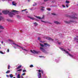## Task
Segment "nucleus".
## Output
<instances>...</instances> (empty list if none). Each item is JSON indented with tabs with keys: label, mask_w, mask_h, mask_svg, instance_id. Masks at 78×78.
<instances>
[{
	"label": "nucleus",
	"mask_w": 78,
	"mask_h": 78,
	"mask_svg": "<svg viewBox=\"0 0 78 78\" xmlns=\"http://www.w3.org/2000/svg\"><path fill=\"white\" fill-rule=\"evenodd\" d=\"M12 44H14V45L15 48H19L20 49V50H21V49H22L23 50H24V51H25V53H27L28 52V51L25 49V48H24L21 47V46H19L18 45L15 44V43H13Z\"/></svg>",
	"instance_id": "f257e3e1"
},
{
	"label": "nucleus",
	"mask_w": 78,
	"mask_h": 78,
	"mask_svg": "<svg viewBox=\"0 0 78 78\" xmlns=\"http://www.w3.org/2000/svg\"><path fill=\"white\" fill-rule=\"evenodd\" d=\"M38 72L39 73H38V76L39 78H41V73H40L41 72L43 74L44 73V71H43V70H38Z\"/></svg>",
	"instance_id": "f03ea898"
},
{
	"label": "nucleus",
	"mask_w": 78,
	"mask_h": 78,
	"mask_svg": "<svg viewBox=\"0 0 78 78\" xmlns=\"http://www.w3.org/2000/svg\"><path fill=\"white\" fill-rule=\"evenodd\" d=\"M12 12L9 13V15L11 17H12L13 16V15H14V12H17V11L14 10L12 11Z\"/></svg>",
	"instance_id": "7ed1b4c3"
},
{
	"label": "nucleus",
	"mask_w": 78,
	"mask_h": 78,
	"mask_svg": "<svg viewBox=\"0 0 78 78\" xmlns=\"http://www.w3.org/2000/svg\"><path fill=\"white\" fill-rule=\"evenodd\" d=\"M60 49L61 50H62V51H64V52H65V53H67L68 55H69V56H71V57H72L73 56V55H71L69 53V52L66 51L65 49H63V48H60Z\"/></svg>",
	"instance_id": "20e7f679"
},
{
	"label": "nucleus",
	"mask_w": 78,
	"mask_h": 78,
	"mask_svg": "<svg viewBox=\"0 0 78 78\" xmlns=\"http://www.w3.org/2000/svg\"><path fill=\"white\" fill-rule=\"evenodd\" d=\"M30 52L32 53H34V54H37L39 53V51H35V50H33V51L32 50H30Z\"/></svg>",
	"instance_id": "39448f33"
},
{
	"label": "nucleus",
	"mask_w": 78,
	"mask_h": 78,
	"mask_svg": "<svg viewBox=\"0 0 78 78\" xmlns=\"http://www.w3.org/2000/svg\"><path fill=\"white\" fill-rule=\"evenodd\" d=\"M9 10H4L2 11V12L4 14H8V13H9Z\"/></svg>",
	"instance_id": "423d86ee"
},
{
	"label": "nucleus",
	"mask_w": 78,
	"mask_h": 78,
	"mask_svg": "<svg viewBox=\"0 0 78 78\" xmlns=\"http://www.w3.org/2000/svg\"><path fill=\"white\" fill-rule=\"evenodd\" d=\"M35 16V17H36V18H37V19H42L44 17V16H43L42 18H41L39 16Z\"/></svg>",
	"instance_id": "0eeeda50"
},
{
	"label": "nucleus",
	"mask_w": 78,
	"mask_h": 78,
	"mask_svg": "<svg viewBox=\"0 0 78 78\" xmlns=\"http://www.w3.org/2000/svg\"><path fill=\"white\" fill-rule=\"evenodd\" d=\"M46 38L47 39H48V40H51V41H53V40L52 38L48 37H46Z\"/></svg>",
	"instance_id": "6e6552de"
},
{
	"label": "nucleus",
	"mask_w": 78,
	"mask_h": 78,
	"mask_svg": "<svg viewBox=\"0 0 78 78\" xmlns=\"http://www.w3.org/2000/svg\"><path fill=\"white\" fill-rule=\"evenodd\" d=\"M70 18L72 19H77V18L75 17V16H72L70 17Z\"/></svg>",
	"instance_id": "1a4fd4ad"
},
{
	"label": "nucleus",
	"mask_w": 78,
	"mask_h": 78,
	"mask_svg": "<svg viewBox=\"0 0 78 78\" xmlns=\"http://www.w3.org/2000/svg\"><path fill=\"white\" fill-rule=\"evenodd\" d=\"M40 50L43 52H45V50L42 47L40 48Z\"/></svg>",
	"instance_id": "9d476101"
},
{
	"label": "nucleus",
	"mask_w": 78,
	"mask_h": 78,
	"mask_svg": "<svg viewBox=\"0 0 78 78\" xmlns=\"http://www.w3.org/2000/svg\"><path fill=\"white\" fill-rule=\"evenodd\" d=\"M29 18H30V19H31V20H35V18L33 17H31L30 16H28Z\"/></svg>",
	"instance_id": "9b49d317"
},
{
	"label": "nucleus",
	"mask_w": 78,
	"mask_h": 78,
	"mask_svg": "<svg viewBox=\"0 0 78 78\" xmlns=\"http://www.w3.org/2000/svg\"><path fill=\"white\" fill-rule=\"evenodd\" d=\"M12 4L14 6H16V5L17 4L15 2H12Z\"/></svg>",
	"instance_id": "f8f14e48"
},
{
	"label": "nucleus",
	"mask_w": 78,
	"mask_h": 78,
	"mask_svg": "<svg viewBox=\"0 0 78 78\" xmlns=\"http://www.w3.org/2000/svg\"><path fill=\"white\" fill-rule=\"evenodd\" d=\"M8 41L9 42H13V40L11 39H9Z\"/></svg>",
	"instance_id": "ddd939ff"
},
{
	"label": "nucleus",
	"mask_w": 78,
	"mask_h": 78,
	"mask_svg": "<svg viewBox=\"0 0 78 78\" xmlns=\"http://www.w3.org/2000/svg\"><path fill=\"white\" fill-rule=\"evenodd\" d=\"M54 23L56 24H60V23L58 21H54Z\"/></svg>",
	"instance_id": "4468645a"
},
{
	"label": "nucleus",
	"mask_w": 78,
	"mask_h": 78,
	"mask_svg": "<svg viewBox=\"0 0 78 78\" xmlns=\"http://www.w3.org/2000/svg\"><path fill=\"white\" fill-rule=\"evenodd\" d=\"M22 67V66L20 65L16 69H20L21 68V67Z\"/></svg>",
	"instance_id": "2eb2a0df"
},
{
	"label": "nucleus",
	"mask_w": 78,
	"mask_h": 78,
	"mask_svg": "<svg viewBox=\"0 0 78 78\" xmlns=\"http://www.w3.org/2000/svg\"><path fill=\"white\" fill-rule=\"evenodd\" d=\"M44 45H45V46H50V45L48 44H47V43H44Z\"/></svg>",
	"instance_id": "dca6fc26"
},
{
	"label": "nucleus",
	"mask_w": 78,
	"mask_h": 78,
	"mask_svg": "<svg viewBox=\"0 0 78 78\" xmlns=\"http://www.w3.org/2000/svg\"><path fill=\"white\" fill-rule=\"evenodd\" d=\"M17 78H20V74H19L17 76Z\"/></svg>",
	"instance_id": "f3484780"
},
{
	"label": "nucleus",
	"mask_w": 78,
	"mask_h": 78,
	"mask_svg": "<svg viewBox=\"0 0 78 78\" xmlns=\"http://www.w3.org/2000/svg\"><path fill=\"white\" fill-rule=\"evenodd\" d=\"M22 69H20L18 70L17 71V72H21V71H22Z\"/></svg>",
	"instance_id": "a211bd4d"
},
{
	"label": "nucleus",
	"mask_w": 78,
	"mask_h": 78,
	"mask_svg": "<svg viewBox=\"0 0 78 78\" xmlns=\"http://www.w3.org/2000/svg\"><path fill=\"white\" fill-rule=\"evenodd\" d=\"M9 76L10 78H12V77H13V75L12 74H10Z\"/></svg>",
	"instance_id": "6ab92c4d"
},
{
	"label": "nucleus",
	"mask_w": 78,
	"mask_h": 78,
	"mask_svg": "<svg viewBox=\"0 0 78 78\" xmlns=\"http://www.w3.org/2000/svg\"><path fill=\"white\" fill-rule=\"evenodd\" d=\"M65 23H69L70 22H68V21H65Z\"/></svg>",
	"instance_id": "aec40b11"
},
{
	"label": "nucleus",
	"mask_w": 78,
	"mask_h": 78,
	"mask_svg": "<svg viewBox=\"0 0 78 78\" xmlns=\"http://www.w3.org/2000/svg\"><path fill=\"white\" fill-rule=\"evenodd\" d=\"M34 25H35V26H36L37 25V23H36V22H35V23H34Z\"/></svg>",
	"instance_id": "412c9836"
},
{
	"label": "nucleus",
	"mask_w": 78,
	"mask_h": 78,
	"mask_svg": "<svg viewBox=\"0 0 78 78\" xmlns=\"http://www.w3.org/2000/svg\"><path fill=\"white\" fill-rule=\"evenodd\" d=\"M10 72V70H8L6 72V73H9Z\"/></svg>",
	"instance_id": "4be33fe9"
},
{
	"label": "nucleus",
	"mask_w": 78,
	"mask_h": 78,
	"mask_svg": "<svg viewBox=\"0 0 78 78\" xmlns=\"http://www.w3.org/2000/svg\"><path fill=\"white\" fill-rule=\"evenodd\" d=\"M4 28H3V27L1 26H0V29H3Z\"/></svg>",
	"instance_id": "5701e85b"
},
{
	"label": "nucleus",
	"mask_w": 78,
	"mask_h": 78,
	"mask_svg": "<svg viewBox=\"0 0 78 78\" xmlns=\"http://www.w3.org/2000/svg\"><path fill=\"white\" fill-rule=\"evenodd\" d=\"M40 44L41 47H44V45H43L41 43H40Z\"/></svg>",
	"instance_id": "b1692460"
},
{
	"label": "nucleus",
	"mask_w": 78,
	"mask_h": 78,
	"mask_svg": "<svg viewBox=\"0 0 78 78\" xmlns=\"http://www.w3.org/2000/svg\"><path fill=\"white\" fill-rule=\"evenodd\" d=\"M23 72H27V70L26 69H24L23 71Z\"/></svg>",
	"instance_id": "393cba45"
},
{
	"label": "nucleus",
	"mask_w": 78,
	"mask_h": 78,
	"mask_svg": "<svg viewBox=\"0 0 78 78\" xmlns=\"http://www.w3.org/2000/svg\"><path fill=\"white\" fill-rule=\"evenodd\" d=\"M74 40H75V41H78V39L76 38V37H75L74 38Z\"/></svg>",
	"instance_id": "a878e982"
},
{
	"label": "nucleus",
	"mask_w": 78,
	"mask_h": 78,
	"mask_svg": "<svg viewBox=\"0 0 78 78\" xmlns=\"http://www.w3.org/2000/svg\"><path fill=\"white\" fill-rule=\"evenodd\" d=\"M0 53H1V54H5V53H4L2 52V51H0Z\"/></svg>",
	"instance_id": "bb28decb"
},
{
	"label": "nucleus",
	"mask_w": 78,
	"mask_h": 78,
	"mask_svg": "<svg viewBox=\"0 0 78 78\" xmlns=\"http://www.w3.org/2000/svg\"><path fill=\"white\" fill-rule=\"evenodd\" d=\"M66 3H69V1H66Z\"/></svg>",
	"instance_id": "cd10ccee"
},
{
	"label": "nucleus",
	"mask_w": 78,
	"mask_h": 78,
	"mask_svg": "<svg viewBox=\"0 0 78 78\" xmlns=\"http://www.w3.org/2000/svg\"><path fill=\"white\" fill-rule=\"evenodd\" d=\"M51 14L52 15H53L54 16H55V15H56V14L55 13H51Z\"/></svg>",
	"instance_id": "c85d7f7f"
},
{
	"label": "nucleus",
	"mask_w": 78,
	"mask_h": 78,
	"mask_svg": "<svg viewBox=\"0 0 78 78\" xmlns=\"http://www.w3.org/2000/svg\"><path fill=\"white\" fill-rule=\"evenodd\" d=\"M33 67V65H31L30 66V67Z\"/></svg>",
	"instance_id": "c756f323"
},
{
	"label": "nucleus",
	"mask_w": 78,
	"mask_h": 78,
	"mask_svg": "<svg viewBox=\"0 0 78 78\" xmlns=\"http://www.w3.org/2000/svg\"><path fill=\"white\" fill-rule=\"evenodd\" d=\"M23 76H24V75H25V73H24L22 75Z\"/></svg>",
	"instance_id": "7c9ffc66"
},
{
	"label": "nucleus",
	"mask_w": 78,
	"mask_h": 78,
	"mask_svg": "<svg viewBox=\"0 0 78 78\" xmlns=\"http://www.w3.org/2000/svg\"><path fill=\"white\" fill-rule=\"evenodd\" d=\"M26 10H27V9H25L24 10H22V12L25 11H26Z\"/></svg>",
	"instance_id": "2f4dec72"
},
{
	"label": "nucleus",
	"mask_w": 78,
	"mask_h": 78,
	"mask_svg": "<svg viewBox=\"0 0 78 78\" xmlns=\"http://www.w3.org/2000/svg\"><path fill=\"white\" fill-rule=\"evenodd\" d=\"M37 5V4L36 3H35V4H34L33 5V6H36V5Z\"/></svg>",
	"instance_id": "473e14b6"
},
{
	"label": "nucleus",
	"mask_w": 78,
	"mask_h": 78,
	"mask_svg": "<svg viewBox=\"0 0 78 78\" xmlns=\"http://www.w3.org/2000/svg\"><path fill=\"white\" fill-rule=\"evenodd\" d=\"M66 6L67 7V8H68V7H69V5H66Z\"/></svg>",
	"instance_id": "72a5a7b5"
},
{
	"label": "nucleus",
	"mask_w": 78,
	"mask_h": 78,
	"mask_svg": "<svg viewBox=\"0 0 78 78\" xmlns=\"http://www.w3.org/2000/svg\"><path fill=\"white\" fill-rule=\"evenodd\" d=\"M47 10H48V11H50L51 10L50 9H47Z\"/></svg>",
	"instance_id": "f704fd0d"
},
{
	"label": "nucleus",
	"mask_w": 78,
	"mask_h": 78,
	"mask_svg": "<svg viewBox=\"0 0 78 78\" xmlns=\"http://www.w3.org/2000/svg\"><path fill=\"white\" fill-rule=\"evenodd\" d=\"M10 67V66H9V65L8 66V69H9Z\"/></svg>",
	"instance_id": "c9c22d12"
},
{
	"label": "nucleus",
	"mask_w": 78,
	"mask_h": 78,
	"mask_svg": "<svg viewBox=\"0 0 78 78\" xmlns=\"http://www.w3.org/2000/svg\"><path fill=\"white\" fill-rule=\"evenodd\" d=\"M62 6L63 7V8H66V6L64 5H62Z\"/></svg>",
	"instance_id": "e433bc0d"
},
{
	"label": "nucleus",
	"mask_w": 78,
	"mask_h": 78,
	"mask_svg": "<svg viewBox=\"0 0 78 78\" xmlns=\"http://www.w3.org/2000/svg\"><path fill=\"white\" fill-rule=\"evenodd\" d=\"M7 52H9V49H8Z\"/></svg>",
	"instance_id": "4c0bfd02"
},
{
	"label": "nucleus",
	"mask_w": 78,
	"mask_h": 78,
	"mask_svg": "<svg viewBox=\"0 0 78 78\" xmlns=\"http://www.w3.org/2000/svg\"><path fill=\"white\" fill-rule=\"evenodd\" d=\"M48 0H44V2H47V1H48Z\"/></svg>",
	"instance_id": "58836bf2"
},
{
	"label": "nucleus",
	"mask_w": 78,
	"mask_h": 78,
	"mask_svg": "<svg viewBox=\"0 0 78 78\" xmlns=\"http://www.w3.org/2000/svg\"><path fill=\"white\" fill-rule=\"evenodd\" d=\"M38 40H40V39H41V38L40 37H38Z\"/></svg>",
	"instance_id": "ea45409f"
},
{
	"label": "nucleus",
	"mask_w": 78,
	"mask_h": 78,
	"mask_svg": "<svg viewBox=\"0 0 78 78\" xmlns=\"http://www.w3.org/2000/svg\"><path fill=\"white\" fill-rule=\"evenodd\" d=\"M55 41H56V42H57L58 43V40H55Z\"/></svg>",
	"instance_id": "a19ab883"
},
{
	"label": "nucleus",
	"mask_w": 78,
	"mask_h": 78,
	"mask_svg": "<svg viewBox=\"0 0 78 78\" xmlns=\"http://www.w3.org/2000/svg\"><path fill=\"white\" fill-rule=\"evenodd\" d=\"M7 77H9V76H8V75H6Z\"/></svg>",
	"instance_id": "79ce46f5"
},
{
	"label": "nucleus",
	"mask_w": 78,
	"mask_h": 78,
	"mask_svg": "<svg viewBox=\"0 0 78 78\" xmlns=\"http://www.w3.org/2000/svg\"><path fill=\"white\" fill-rule=\"evenodd\" d=\"M1 43L3 44V41H1Z\"/></svg>",
	"instance_id": "37998d69"
},
{
	"label": "nucleus",
	"mask_w": 78,
	"mask_h": 78,
	"mask_svg": "<svg viewBox=\"0 0 78 78\" xmlns=\"http://www.w3.org/2000/svg\"><path fill=\"white\" fill-rule=\"evenodd\" d=\"M70 22H73V21H70Z\"/></svg>",
	"instance_id": "c03bdc74"
},
{
	"label": "nucleus",
	"mask_w": 78,
	"mask_h": 78,
	"mask_svg": "<svg viewBox=\"0 0 78 78\" xmlns=\"http://www.w3.org/2000/svg\"><path fill=\"white\" fill-rule=\"evenodd\" d=\"M41 11H43V10H44V9H41Z\"/></svg>",
	"instance_id": "a18cd8bd"
},
{
	"label": "nucleus",
	"mask_w": 78,
	"mask_h": 78,
	"mask_svg": "<svg viewBox=\"0 0 78 78\" xmlns=\"http://www.w3.org/2000/svg\"><path fill=\"white\" fill-rule=\"evenodd\" d=\"M58 44H59V45H60V44H61V43H58Z\"/></svg>",
	"instance_id": "49530a36"
},
{
	"label": "nucleus",
	"mask_w": 78,
	"mask_h": 78,
	"mask_svg": "<svg viewBox=\"0 0 78 78\" xmlns=\"http://www.w3.org/2000/svg\"><path fill=\"white\" fill-rule=\"evenodd\" d=\"M2 0V1H5V0ZM9 0L11 1V0Z\"/></svg>",
	"instance_id": "de8ad7c7"
},
{
	"label": "nucleus",
	"mask_w": 78,
	"mask_h": 78,
	"mask_svg": "<svg viewBox=\"0 0 78 78\" xmlns=\"http://www.w3.org/2000/svg\"><path fill=\"white\" fill-rule=\"evenodd\" d=\"M41 22H44V21H42V20H41Z\"/></svg>",
	"instance_id": "09e8293b"
},
{
	"label": "nucleus",
	"mask_w": 78,
	"mask_h": 78,
	"mask_svg": "<svg viewBox=\"0 0 78 78\" xmlns=\"http://www.w3.org/2000/svg\"><path fill=\"white\" fill-rule=\"evenodd\" d=\"M28 2H30V0H28Z\"/></svg>",
	"instance_id": "8fccbe9b"
},
{
	"label": "nucleus",
	"mask_w": 78,
	"mask_h": 78,
	"mask_svg": "<svg viewBox=\"0 0 78 78\" xmlns=\"http://www.w3.org/2000/svg\"><path fill=\"white\" fill-rule=\"evenodd\" d=\"M21 78H23V76H21Z\"/></svg>",
	"instance_id": "3c124183"
},
{
	"label": "nucleus",
	"mask_w": 78,
	"mask_h": 78,
	"mask_svg": "<svg viewBox=\"0 0 78 78\" xmlns=\"http://www.w3.org/2000/svg\"><path fill=\"white\" fill-rule=\"evenodd\" d=\"M1 32H2V31H1V30H0V33H1Z\"/></svg>",
	"instance_id": "603ef678"
},
{
	"label": "nucleus",
	"mask_w": 78,
	"mask_h": 78,
	"mask_svg": "<svg viewBox=\"0 0 78 78\" xmlns=\"http://www.w3.org/2000/svg\"><path fill=\"white\" fill-rule=\"evenodd\" d=\"M16 75H17V73H16Z\"/></svg>",
	"instance_id": "864d4df0"
},
{
	"label": "nucleus",
	"mask_w": 78,
	"mask_h": 78,
	"mask_svg": "<svg viewBox=\"0 0 78 78\" xmlns=\"http://www.w3.org/2000/svg\"><path fill=\"white\" fill-rule=\"evenodd\" d=\"M2 14V13H0V15H1Z\"/></svg>",
	"instance_id": "5fc2aeb1"
},
{
	"label": "nucleus",
	"mask_w": 78,
	"mask_h": 78,
	"mask_svg": "<svg viewBox=\"0 0 78 78\" xmlns=\"http://www.w3.org/2000/svg\"><path fill=\"white\" fill-rule=\"evenodd\" d=\"M39 57H42V56H39Z\"/></svg>",
	"instance_id": "6e6d98bb"
},
{
	"label": "nucleus",
	"mask_w": 78,
	"mask_h": 78,
	"mask_svg": "<svg viewBox=\"0 0 78 78\" xmlns=\"http://www.w3.org/2000/svg\"><path fill=\"white\" fill-rule=\"evenodd\" d=\"M42 8H44V7H42Z\"/></svg>",
	"instance_id": "4d7b16f0"
},
{
	"label": "nucleus",
	"mask_w": 78,
	"mask_h": 78,
	"mask_svg": "<svg viewBox=\"0 0 78 78\" xmlns=\"http://www.w3.org/2000/svg\"><path fill=\"white\" fill-rule=\"evenodd\" d=\"M13 78H16V77H13Z\"/></svg>",
	"instance_id": "13d9d810"
},
{
	"label": "nucleus",
	"mask_w": 78,
	"mask_h": 78,
	"mask_svg": "<svg viewBox=\"0 0 78 78\" xmlns=\"http://www.w3.org/2000/svg\"><path fill=\"white\" fill-rule=\"evenodd\" d=\"M78 38V36H76Z\"/></svg>",
	"instance_id": "bf43d9fd"
},
{
	"label": "nucleus",
	"mask_w": 78,
	"mask_h": 78,
	"mask_svg": "<svg viewBox=\"0 0 78 78\" xmlns=\"http://www.w3.org/2000/svg\"><path fill=\"white\" fill-rule=\"evenodd\" d=\"M0 20H1V19H0Z\"/></svg>",
	"instance_id": "052dcab7"
},
{
	"label": "nucleus",
	"mask_w": 78,
	"mask_h": 78,
	"mask_svg": "<svg viewBox=\"0 0 78 78\" xmlns=\"http://www.w3.org/2000/svg\"><path fill=\"white\" fill-rule=\"evenodd\" d=\"M0 48H1V47H0Z\"/></svg>",
	"instance_id": "680f3d73"
},
{
	"label": "nucleus",
	"mask_w": 78,
	"mask_h": 78,
	"mask_svg": "<svg viewBox=\"0 0 78 78\" xmlns=\"http://www.w3.org/2000/svg\"><path fill=\"white\" fill-rule=\"evenodd\" d=\"M68 50H69V49H68Z\"/></svg>",
	"instance_id": "e2e57ef3"
},
{
	"label": "nucleus",
	"mask_w": 78,
	"mask_h": 78,
	"mask_svg": "<svg viewBox=\"0 0 78 78\" xmlns=\"http://www.w3.org/2000/svg\"><path fill=\"white\" fill-rule=\"evenodd\" d=\"M78 6V4L77 5Z\"/></svg>",
	"instance_id": "0e129e2a"
}]
</instances>
